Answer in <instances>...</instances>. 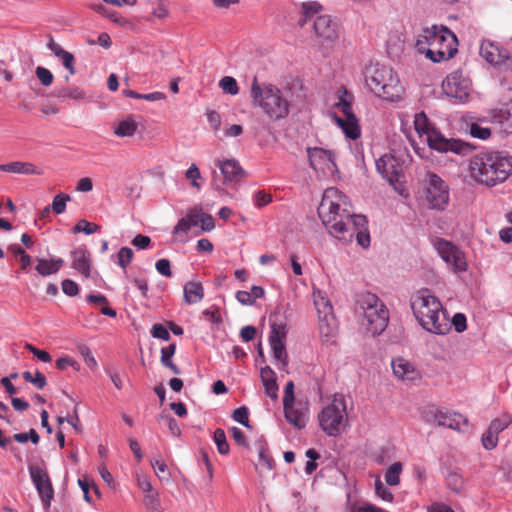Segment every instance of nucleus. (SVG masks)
Wrapping results in <instances>:
<instances>
[{
  "mask_svg": "<svg viewBox=\"0 0 512 512\" xmlns=\"http://www.w3.org/2000/svg\"><path fill=\"white\" fill-rule=\"evenodd\" d=\"M318 215L334 238L349 243L355 237L357 244L362 248L370 246L366 217L355 214L348 197L337 188L331 187L324 191Z\"/></svg>",
  "mask_w": 512,
  "mask_h": 512,
  "instance_id": "f257e3e1",
  "label": "nucleus"
},
{
  "mask_svg": "<svg viewBox=\"0 0 512 512\" xmlns=\"http://www.w3.org/2000/svg\"><path fill=\"white\" fill-rule=\"evenodd\" d=\"M410 307L417 323L425 331L440 336L450 332L448 312L429 289L416 291L411 297Z\"/></svg>",
  "mask_w": 512,
  "mask_h": 512,
  "instance_id": "f03ea898",
  "label": "nucleus"
},
{
  "mask_svg": "<svg viewBox=\"0 0 512 512\" xmlns=\"http://www.w3.org/2000/svg\"><path fill=\"white\" fill-rule=\"evenodd\" d=\"M469 170L476 182L494 186L512 174V156L503 152L475 155L470 160Z\"/></svg>",
  "mask_w": 512,
  "mask_h": 512,
  "instance_id": "7ed1b4c3",
  "label": "nucleus"
},
{
  "mask_svg": "<svg viewBox=\"0 0 512 512\" xmlns=\"http://www.w3.org/2000/svg\"><path fill=\"white\" fill-rule=\"evenodd\" d=\"M415 46L435 63L446 61L457 53L456 35L445 26L433 25L417 36Z\"/></svg>",
  "mask_w": 512,
  "mask_h": 512,
  "instance_id": "20e7f679",
  "label": "nucleus"
},
{
  "mask_svg": "<svg viewBox=\"0 0 512 512\" xmlns=\"http://www.w3.org/2000/svg\"><path fill=\"white\" fill-rule=\"evenodd\" d=\"M414 130L420 139H423L430 149L440 153L452 152L457 155H468L471 146L466 142L454 138H445L436 130L424 112L416 113L413 120Z\"/></svg>",
  "mask_w": 512,
  "mask_h": 512,
  "instance_id": "39448f33",
  "label": "nucleus"
},
{
  "mask_svg": "<svg viewBox=\"0 0 512 512\" xmlns=\"http://www.w3.org/2000/svg\"><path fill=\"white\" fill-rule=\"evenodd\" d=\"M366 84L376 96L386 101L398 102L404 98V87L389 66L372 65L366 74Z\"/></svg>",
  "mask_w": 512,
  "mask_h": 512,
  "instance_id": "423d86ee",
  "label": "nucleus"
},
{
  "mask_svg": "<svg viewBox=\"0 0 512 512\" xmlns=\"http://www.w3.org/2000/svg\"><path fill=\"white\" fill-rule=\"evenodd\" d=\"M253 105L259 107L272 120L284 119L290 112V102L284 93L272 84H258L254 79L251 86Z\"/></svg>",
  "mask_w": 512,
  "mask_h": 512,
  "instance_id": "0eeeda50",
  "label": "nucleus"
},
{
  "mask_svg": "<svg viewBox=\"0 0 512 512\" xmlns=\"http://www.w3.org/2000/svg\"><path fill=\"white\" fill-rule=\"evenodd\" d=\"M356 312L362 325L372 335L381 334L388 325L389 312L383 301L375 294L366 292L358 295Z\"/></svg>",
  "mask_w": 512,
  "mask_h": 512,
  "instance_id": "6e6552de",
  "label": "nucleus"
},
{
  "mask_svg": "<svg viewBox=\"0 0 512 512\" xmlns=\"http://www.w3.org/2000/svg\"><path fill=\"white\" fill-rule=\"evenodd\" d=\"M317 419L321 430L327 436H340L349 421L345 396L341 393L334 394L331 400L324 404Z\"/></svg>",
  "mask_w": 512,
  "mask_h": 512,
  "instance_id": "1a4fd4ad",
  "label": "nucleus"
},
{
  "mask_svg": "<svg viewBox=\"0 0 512 512\" xmlns=\"http://www.w3.org/2000/svg\"><path fill=\"white\" fill-rule=\"evenodd\" d=\"M335 97L337 101L334 103V108L341 112L342 116L333 112L331 113L332 119L342 130L346 138L351 140L358 139L361 136V128L352 109V103L354 101L353 94L344 86H341L337 89Z\"/></svg>",
  "mask_w": 512,
  "mask_h": 512,
  "instance_id": "9d476101",
  "label": "nucleus"
},
{
  "mask_svg": "<svg viewBox=\"0 0 512 512\" xmlns=\"http://www.w3.org/2000/svg\"><path fill=\"white\" fill-rule=\"evenodd\" d=\"M424 198L429 208L442 211L449 203V186L437 174L428 172L425 175Z\"/></svg>",
  "mask_w": 512,
  "mask_h": 512,
  "instance_id": "9b49d317",
  "label": "nucleus"
},
{
  "mask_svg": "<svg viewBox=\"0 0 512 512\" xmlns=\"http://www.w3.org/2000/svg\"><path fill=\"white\" fill-rule=\"evenodd\" d=\"M432 244L440 258L446 263L452 272L463 273L467 270L468 264L465 254L454 243L437 237L432 240Z\"/></svg>",
  "mask_w": 512,
  "mask_h": 512,
  "instance_id": "f8f14e48",
  "label": "nucleus"
},
{
  "mask_svg": "<svg viewBox=\"0 0 512 512\" xmlns=\"http://www.w3.org/2000/svg\"><path fill=\"white\" fill-rule=\"evenodd\" d=\"M442 90L456 103H465L470 96L471 80L462 71H453L443 80Z\"/></svg>",
  "mask_w": 512,
  "mask_h": 512,
  "instance_id": "ddd939ff",
  "label": "nucleus"
},
{
  "mask_svg": "<svg viewBox=\"0 0 512 512\" xmlns=\"http://www.w3.org/2000/svg\"><path fill=\"white\" fill-rule=\"evenodd\" d=\"M376 169L379 174L397 191L403 195L404 174L396 158L390 154H385L376 160Z\"/></svg>",
  "mask_w": 512,
  "mask_h": 512,
  "instance_id": "4468645a",
  "label": "nucleus"
},
{
  "mask_svg": "<svg viewBox=\"0 0 512 512\" xmlns=\"http://www.w3.org/2000/svg\"><path fill=\"white\" fill-rule=\"evenodd\" d=\"M423 416L425 421L429 424L457 431L462 430L463 426L467 425V419L463 415L435 406L426 408L423 412Z\"/></svg>",
  "mask_w": 512,
  "mask_h": 512,
  "instance_id": "2eb2a0df",
  "label": "nucleus"
},
{
  "mask_svg": "<svg viewBox=\"0 0 512 512\" xmlns=\"http://www.w3.org/2000/svg\"><path fill=\"white\" fill-rule=\"evenodd\" d=\"M310 166L322 176H332L337 171L334 153L322 147H308Z\"/></svg>",
  "mask_w": 512,
  "mask_h": 512,
  "instance_id": "dca6fc26",
  "label": "nucleus"
},
{
  "mask_svg": "<svg viewBox=\"0 0 512 512\" xmlns=\"http://www.w3.org/2000/svg\"><path fill=\"white\" fill-rule=\"evenodd\" d=\"M479 53L483 59L494 67L502 71L512 70V57L509 52L504 48H500L493 42L483 40L480 44Z\"/></svg>",
  "mask_w": 512,
  "mask_h": 512,
  "instance_id": "f3484780",
  "label": "nucleus"
},
{
  "mask_svg": "<svg viewBox=\"0 0 512 512\" xmlns=\"http://www.w3.org/2000/svg\"><path fill=\"white\" fill-rule=\"evenodd\" d=\"M490 121L498 125L504 134H512V100L488 111Z\"/></svg>",
  "mask_w": 512,
  "mask_h": 512,
  "instance_id": "a211bd4d",
  "label": "nucleus"
},
{
  "mask_svg": "<svg viewBox=\"0 0 512 512\" xmlns=\"http://www.w3.org/2000/svg\"><path fill=\"white\" fill-rule=\"evenodd\" d=\"M314 31L323 44L330 45L338 38L337 25L328 15H320L314 21Z\"/></svg>",
  "mask_w": 512,
  "mask_h": 512,
  "instance_id": "6ab92c4d",
  "label": "nucleus"
},
{
  "mask_svg": "<svg viewBox=\"0 0 512 512\" xmlns=\"http://www.w3.org/2000/svg\"><path fill=\"white\" fill-rule=\"evenodd\" d=\"M31 478L42 501L49 505L53 498V487L47 473L41 468L30 469Z\"/></svg>",
  "mask_w": 512,
  "mask_h": 512,
  "instance_id": "aec40b11",
  "label": "nucleus"
},
{
  "mask_svg": "<svg viewBox=\"0 0 512 512\" xmlns=\"http://www.w3.org/2000/svg\"><path fill=\"white\" fill-rule=\"evenodd\" d=\"M391 366L395 377L401 381L415 382L421 378L419 370L405 358L393 359Z\"/></svg>",
  "mask_w": 512,
  "mask_h": 512,
  "instance_id": "412c9836",
  "label": "nucleus"
},
{
  "mask_svg": "<svg viewBox=\"0 0 512 512\" xmlns=\"http://www.w3.org/2000/svg\"><path fill=\"white\" fill-rule=\"evenodd\" d=\"M284 407V416L289 424L296 429H302L306 426L308 420V408L303 405L295 406L286 404Z\"/></svg>",
  "mask_w": 512,
  "mask_h": 512,
  "instance_id": "4be33fe9",
  "label": "nucleus"
},
{
  "mask_svg": "<svg viewBox=\"0 0 512 512\" xmlns=\"http://www.w3.org/2000/svg\"><path fill=\"white\" fill-rule=\"evenodd\" d=\"M0 171L21 175H42L43 170L31 162L14 161L0 164Z\"/></svg>",
  "mask_w": 512,
  "mask_h": 512,
  "instance_id": "5701e85b",
  "label": "nucleus"
},
{
  "mask_svg": "<svg viewBox=\"0 0 512 512\" xmlns=\"http://www.w3.org/2000/svg\"><path fill=\"white\" fill-rule=\"evenodd\" d=\"M72 267L81 273L84 277L90 276L91 260L90 253L84 247H79L72 251Z\"/></svg>",
  "mask_w": 512,
  "mask_h": 512,
  "instance_id": "b1692460",
  "label": "nucleus"
},
{
  "mask_svg": "<svg viewBox=\"0 0 512 512\" xmlns=\"http://www.w3.org/2000/svg\"><path fill=\"white\" fill-rule=\"evenodd\" d=\"M215 164L221 170L225 181H238L243 176L244 171L235 159L216 160Z\"/></svg>",
  "mask_w": 512,
  "mask_h": 512,
  "instance_id": "393cba45",
  "label": "nucleus"
},
{
  "mask_svg": "<svg viewBox=\"0 0 512 512\" xmlns=\"http://www.w3.org/2000/svg\"><path fill=\"white\" fill-rule=\"evenodd\" d=\"M260 378L266 395L272 400H276L278 398L276 373L269 366H265L260 370Z\"/></svg>",
  "mask_w": 512,
  "mask_h": 512,
  "instance_id": "a878e982",
  "label": "nucleus"
},
{
  "mask_svg": "<svg viewBox=\"0 0 512 512\" xmlns=\"http://www.w3.org/2000/svg\"><path fill=\"white\" fill-rule=\"evenodd\" d=\"M269 344L276 367L281 371L288 372V354L285 342L270 341Z\"/></svg>",
  "mask_w": 512,
  "mask_h": 512,
  "instance_id": "bb28decb",
  "label": "nucleus"
},
{
  "mask_svg": "<svg viewBox=\"0 0 512 512\" xmlns=\"http://www.w3.org/2000/svg\"><path fill=\"white\" fill-rule=\"evenodd\" d=\"M183 290L184 300L189 305L199 303L204 298V288L200 282L189 281Z\"/></svg>",
  "mask_w": 512,
  "mask_h": 512,
  "instance_id": "cd10ccee",
  "label": "nucleus"
},
{
  "mask_svg": "<svg viewBox=\"0 0 512 512\" xmlns=\"http://www.w3.org/2000/svg\"><path fill=\"white\" fill-rule=\"evenodd\" d=\"M146 4L151 7V17L147 21L164 20L169 17L170 11L167 0H145Z\"/></svg>",
  "mask_w": 512,
  "mask_h": 512,
  "instance_id": "c85d7f7f",
  "label": "nucleus"
},
{
  "mask_svg": "<svg viewBox=\"0 0 512 512\" xmlns=\"http://www.w3.org/2000/svg\"><path fill=\"white\" fill-rule=\"evenodd\" d=\"M37 262L36 271L44 277L57 273L64 264V261L61 258L50 260L38 258Z\"/></svg>",
  "mask_w": 512,
  "mask_h": 512,
  "instance_id": "c756f323",
  "label": "nucleus"
},
{
  "mask_svg": "<svg viewBox=\"0 0 512 512\" xmlns=\"http://www.w3.org/2000/svg\"><path fill=\"white\" fill-rule=\"evenodd\" d=\"M313 302L318 316L333 314V307L327 294L319 289L313 290Z\"/></svg>",
  "mask_w": 512,
  "mask_h": 512,
  "instance_id": "7c9ffc66",
  "label": "nucleus"
},
{
  "mask_svg": "<svg viewBox=\"0 0 512 512\" xmlns=\"http://www.w3.org/2000/svg\"><path fill=\"white\" fill-rule=\"evenodd\" d=\"M319 318V332L327 340L333 337L337 330L334 314L321 315Z\"/></svg>",
  "mask_w": 512,
  "mask_h": 512,
  "instance_id": "2f4dec72",
  "label": "nucleus"
},
{
  "mask_svg": "<svg viewBox=\"0 0 512 512\" xmlns=\"http://www.w3.org/2000/svg\"><path fill=\"white\" fill-rule=\"evenodd\" d=\"M137 128L138 124L133 117L129 116L114 126L113 133L117 137H131L135 134Z\"/></svg>",
  "mask_w": 512,
  "mask_h": 512,
  "instance_id": "473e14b6",
  "label": "nucleus"
},
{
  "mask_svg": "<svg viewBox=\"0 0 512 512\" xmlns=\"http://www.w3.org/2000/svg\"><path fill=\"white\" fill-rule=\"evenodd\" d=\"M322 10V6L316 1L303 2L301 4V17L298 21L300 26H304L308 20L313 18Z\"/></svg>",
  "mask_w": 512,
  "mask_h": 512,
  "instance_id": "72a5a7b5",
  "label": "nucleus"
},
{
  "mask_svg": "<svg viewBox=\"0 0 512 512\" xmlns=\"http://www.w3.org/2000/svg\"><path fill=\"white\" fill-rule=\"evenodd\" d=\"M176 352V345L174 343L169 344L161 349L160 362L164 367L169 368L174 374H180L181 371L177 365L172 361V358Z\"/></svg>",
  "mask_w": 512,
  "mask_h": 512,
  "instance_id": "f704fd0d",
  "label": "nucleus"
},
{
  "mask_svg": "<svg viewBox=\"0 0 512 512\" xmlns=\"http://www.w3.org/2000/svg\"><path fill=\"white\" fill-rule=\"evenodd\" d=\"M87 301L96 305H101V313L105 316L115 318L117 316L116 311L113 308L108 307V299L106 296L100 293H91L87 296Z\"/></svg>",
  "mask_w": 512,
  "mask_h": 512,
  "instance_id": "c9c22d12",
  "label": "nucleus"
},
{
  "mask_svg": "<svg viewBox=\"0 0 512 512\" xmlns=\"http://www.w3.org/2000/svg\"><path fill=\"white\" fill-rule=\"evenodd\" d=\"M403 466L400 462L393 463L385 473V481L389 486H397L400 483V475Z\"/></svg>",
  "mask_w": 512,
  "mask_h": 512,
  "instance_id": "e433bc0d",
  "label": "nucleus"
},
{
  "mask_svg": "<svg viewBox=\"0 0 512 512\" xmlns=\"http://www.w3.org/2000/svg\"><path fill=\"white\" fill-rule=\"evenodd\" d=\"M287 335V328L286 324L281 322H272L271 323V332L269 336V342L270 341H276V342H285Z\"/></svg>",
  "mask_w": 512,
  "mask_h": 512,
  "instance_id": "4c0bfd02",
  "label": "nucleus"
},
{
  "mask_svg": "<svg viewBox=\"0 0 512 512\" xmlns=\"http://www.w3.org/2000/svg\"><path fill=\"white\" fill-rule=\"evenodd\" d=\"M348 509L350 512H388L374 504L360 501L348 503Z\"/></svg>",
  "mask_w": 512,
  "mask_h": 512,
  "instance_id": "58836bf2",
  "label": "nucleus"
},
{
  "mask_svg": "<svg viewBox=\"0 0 512 512\" xmlns=\"http://www.w3.org/2000/svg\"><path fill=\"white\" fill-rule=\"evenodd\" d=\"M23 378L26 382L32 383L38 389H43L47 383L44 374L38 370L34 375L29 371L23 372Z\"/></svg>",
  "mask_w": 512,
  "mask_h": 512,
  "instance_id": "ea45409f",
  "label": "nucleus"
},
{
  "mask_svg": "<svg viewBox=\"0 0 512 512\" xmlns=\"http://www.w3.org/2000/svg\"><path fill=\"white\" fill-rule=\"evenodd\" d=\"M213 439L220 454L225 455L229 452V445L227 443L226 435L223 429H216L213 435Z\"/></svg>",
  "mask_w": 512,
  "mask_h": 512,
  "instance_id": "a19ab883",
  "label": "nucleus"
},
{
  "mask_svg": "<svg viewBox=\"0 0 512 512\" xmlns=\"http://www.w3.org/2000/svg\"><path fill=\"white\" fill-rule=\"evenodd\" d=\"M219 87L224 93L230 95H236L239 92L238 84L235 78L231 76H225L219 81Z\"/></svg>",
  "mask_w": 512,
  "mask_h": 512,
  "instance_id": "79ce46f5",
  "label": "nucleus"
},
{
  "mask_svg": "<svg viewBox=\"0 0 512 512\" xmlns=\"http://www.w3.org/2000/svg\"><path fill=\"white\" fill-rule=\"evenodd\" d=\"M134 252L129 247H122L117 253V264L124 270L131 263Z\"/></svg>",
  "mask_w": 512,
  "mask_h": 512,
  "instance_id": "37998d69",
  "label": "nucleus"
},
{
  "mask_svg": "<svg viewBox=\"0 0 512 512\" xmlns=\"http://www.w3.org/2000/svg\"><path fill=\"white\" fill-rule=\"evenodd\" d=\"M70 196L67 194H58L53 198L51 209L57 215L62 214L66 210V204L70 201Z\"/></svg>",
  "mask_w": 512,
  "mask_h": 512,
  "instance_id": "c03bdc74",
  "label": "nucleus"
},
{
  "mask_svg": "<svg viewBox=\"0 0 512 512\" xmlns=\"http://www.w3.org/2000/svg\"><path fill=\"white\" fill-rule=\"evenodd\" d=\"M271 201L272 195L270 193L265 192L264 190L256 191L252 195L253 205L258 209L268 205Z\"/></svg>",
  "mask_w": 512,
  "mask_h": 512,
  "instance_id": "a18cd8bd",
  "label": "nucleus"
},
{
  "mask_svg": "<svg viewBox=\"0 0 512 512\" xmlns=\"http://www.w3.org/2000/svg\"><path fill=\"white\" fill-rule=\"evenodd\" d=\"M447 485L455 492L463 489V478L458 472H450L446 477Z\"/></svg>",
  "mask_w": 512,
  "mask_h": 512,
  "instance_id": "49530a36",
  "label": "nucleus"
},
{
  "mask_svg": "<svg viewBox=\"0 0 512 512\" xmlns=\"http://www.w3.org/2000/svg\"><path fill=\"white\" fill-rule=\"evenodd\" d=\"M375 493L381 498L383 501L392 502L393 501V493L384 485V483L377 479L375 481Z\"/></svg>",
  "mask_w": 512,
  "mask_h": 512,
  "instance_id": "de8ad7c7",
  "label": "nucleus"
},
{
  "mask_svg": "<svg viewBox=\"0 0 512 512\" xmlns=\"http://www.w3.org/2000/svg\"><path fill=\"white\" fill-rule=\"evenodd\" d=\"M152 466L155 470V474L161 481H169L170 472L164 461L155 460L152 462Z\"/></svg>",
  "mask_w": 512,
  "mask_h": 512,
  "instance_id": "09e8293b",
  "label": "nucleus"
},
{
  "mask_svg": "<svg viewBox=\"0 0 512 512\" xmlns=\"http://www.w3.org/2000/svg\"><path fill=\"white\" fill-rule=\"evenodd\" d=\"M99 229V226L94 224V223H91V222H88L86 220H80L76 225L75 227L73 228V232L74 233H79V232H83L85 233L86 235H91L95 232H97Z\"/></svg>",
  "mask_w": 512,
  "mask_h": 512,
  "instance_id": "8fccbe9b",
  "label": "nucleus"
},
{
  "mask_svg": "<svg viewBox=\"0 0 512 512\" xmlns=\"http://www.w3.org/2000/svg\"><path fill=\"white\" fill-rule=\"evenodd\" d=\"M57 58L62 62V65L69 71L71 75L76 73L74 66L75 58L72 53L64 50L63 52H60V55Z\"/></svg>",
  "mask_w": 512,
  "mask_h": 512,
  "instance_id": "3c124183",
  "label": "nucleus"
},
{
  "mask_svg": "<svg viewBox=\"0 0 512 512\" xmlns=\"http://www.w3.org/2000/svg\"><path fill=\"white\" fill-rule=\"evenodd\" d=\"M512 422V417L508 414H503L498 418H495L489 426L492 427L494 431L502 432L505 430Z\"/></svg>",
  "mask_w": 512,
  "mask_h": 512,
  "instance_id": "603ef678",
  "label": "nucleus"
},
{
  "mask_svg": "<svg viewBox=\"0 0 512 512\" xmlns=\"http://www.w3.org/2000/svg\"><path fill=\"white\" fill-rule=\"evenodd\" d=\"M80 354L82 355L85 364L90 370H95L98 367V363L93 356L90 348L86 345H83L79 348Z\"/></svg>",
  "mask_w": 512,
  "mask_h": 512,
  "instance_id": "864d4df0",
  "label": "nucleus"
},
{
  "mask_svg": "<svg viewBox=\"0 0 512 512\" xmlns=\"http://www.w3.org/2000/svg\"><path fill=\"white\" fill-rule=\"evenodd\" d=\"M13 439L18 443H26L28 440H30L33 444H37L40 438L35 429H30L26 433L14 434Z\"/></svg>",
  "mask_w": 512,
  "mask_h": 512,
  "instance_id": "5fc2aeb1",
  "label": "nucleus"
},
{
  "mask_svg": "<svg viewBox=\"0 0 512 512\" xmlns=\"http://www.w3.org/2000/svg\"><path fill=\"white\" fill-rule=\"evenodd\" d=\"M35 74L43 86H50L53 82L54 76L51 71L45 67L38 66Z\"/></svg>",
  "mask_w": 512,
  "mask_h": 512,
  "instance_id": "6e6d98bb",
  "label": "nucleus"
},
{
  "mask_svg": "<svg viewBox=\"0 0 512 512\" xmlns=\"http://www.w3.org/2000/svg\"><path fill=\"white\" fill-rule=\"evenodd\" d=\"M470 134L474 138L486 140L491 136V130L487 127H482L477 123H472L470 125Z\"/></svg>",
  "mask_w": 512,
  "mask_h": 512,
  "instance_id": "4d7b16f0",
  "label": "nucleus"
},
{
  "mask_svg": "<svg viewBox=\"0 0 512 512\" xmlns=\"http://www.w3.org/2000/svg\"><path fill=\"white\" fill-rule=\"evenodd\" d=\"M60 96L73 100H82L86 97V94L79 87L72 86L63 89Z\"/></svg>",
  "mask_w": 512,
  "mask_h": 512,
  "instance_id": "13d9d810",
  "label": "nucleus"
},
{
  "mask_svg": "<svg viewBox=\"0 0 512 512\" xmlns=\"http://www.w3.org/2000/svg\"><path fill=\"white\" fill-rule=\"evenodd\" d=\"M186 178L190 180L191 185L196 189H200L201 184L198 180L201 178V173L196 164H192L186 171Z\"/></svg>",
  "mask_w": 512,
  "mask_h": 512,
  "instance_id": "bf43d9fd",
  "label": "nucleus"
},
{
  "mask_svg": "<svg viewBox=\"0 0 512 512\" xmlns=\"http://www.w3.org/2000/svg\"><path fill=\"white\" fill-rule=\"evenodd\" d=\"M450 328L453 326L455 331L458 333H462L466 330L467 324H466V316L463 313H456L452 320L450 321Z\"/></svg>",
  "mask_w": 512,
  "mask_h": 512,
  "instance_id": "052dcab7",
  "label": "nucleus"
},
{
  "mask_svg": "<svg viewBox=\"0 0 512 512\" xmlns=\"http://www.w3.org/2000/svg\"><path fill=\"white\" fill-rule=\"evenodd\" d=\"M232 417L236 422L242 424L245 427H249V412L246 407L242 406L235 409L233 411Z\"/></svg>",
  "mask_w": 512,
  "mask_h": 512,
  "instance_id": "680f3d73",
  "label": "nucleus"
},
{
  "mask_svg": "<svg viewBox=\"0 0 512 512\" xmlns=\"http://www.w3.org/2000/svg\"><path fill=\"white\" fill-rule=\"evenodd\" d=\"M25 349L31 352L38 360L44 363H48L52 360L50 354L47 351L38 349L30 343L25 344Z\"/></svg>",
  "mask_w": 512,
  "mask_h": 512,
  "instance_id": "e2e57ef3",
  "label": "nucleus"
},
{
  "mask_svg": "<svg viewBox=\"0 0 512 512\" xmlns=\"http://www.w3.org/2000/svg\"><path fill=\"white\" fill-rule=\"evenodd\" d=\"M155 268L159 274L165 277L172 276L171 264L168 259L162 258L155 263Z\"/></svg>",
  "mask_w": 512,
  "mask_h": 512,
  "instance_id": "0e129e2a",
  "label": "nucleus"
},
{
  "mask_svg": "<svg viewBox=\"0 0 512 512\" xmlns=\"http://www.w3.org/2000/svg\"><path fill=\"white\" fill-rule=\"evenodd\" d=\"M151 335L154 338H158L164 341H168L170 339L169 331L162 324H154L151 329Z\"/></svg>",
  "mask_w": 512,
  "mask_h": 512,
  "instance_id": "69168bd1",
  "label": "nucleus"
},
{
  "mask_svg": "<svg viewBox=\"0 0 512 512\" xmlns=\"http://www.w3.org/2000/svg\"><path fill=\"white\" fill-rule=\"evenodd\" d=\"M482 445L487 450L494 449L498 444V437L493 435L491 431L486 430L485 433H483L482 438Z\"/></svg>",
  "mask_w": 512,
  "mask_h": 512,
  "instance_id": "338daca9",
  "label": "nucleus"
},
{
  "mask_svg": "<svg viewBox=\"0 0 512 512\" xmlns=\"http://www.w3.org/2000/svg\"><path fill=\"white\" fill-rule=\"evenodd\" d=\"M62 291L67 296H76L79 292V287L76 282L70 279H65L62 281Z\"/></svg>",
  "mask_w": 512,
  "mask_h": 512,
  "instance_id": "774afa93",
  "label": "nucleus"
}]
</instances>
